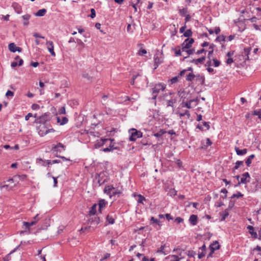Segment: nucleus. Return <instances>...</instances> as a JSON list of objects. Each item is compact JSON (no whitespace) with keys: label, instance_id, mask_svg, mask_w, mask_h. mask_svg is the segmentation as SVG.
I'll list each match as a JSON object with an SVG mask.
<instances>
[{"label":"nucleus","instance_id":"4468645a","mask_svg":"<svg viewBox=\"0 0 261 261\" xmlns=\"http://www.w3.org/2000/svg\"><path fill=\"white\" fill-rule=\"evenodd\" d=\"M7 182L9 184L5 185L1 187V189H3L4 188H7L8 187H10V189H11L14 186V180L13 178H10L7 180Z\"/></svg>","mask_w":261,"mask_h":261},{"label":"nucleus","instance_id":"1a4fd4ad","mask_svg":"<svg viewBox=\"0 0 261 261\" xmlns=\"http://www.w3.org/2000/svg\"><path fill=\"white\" fill-rule=\"evenodd\" d=\"M115 190V188L112 185H108L105 187L104 189V193L112 198V192Z\"/></svg>","mask_w":261,"mask_h":261},{"label":"nucleus","instance_id":"0eeeda50","mask_svg":"<svg viewBox=\"0 0 261 261\" xmlns=\"http://www.w3.org/2000/svg\"><path fill=\"white\" fill-rule=\"evenodd\" d=\"M250 176L248 172L243 173L241 177L240 180L239 181V184H245L250 180Z\"/></svg>","mask_w":261,"mask_h":261},{"label":"nucleus","instance_id":"f3484780","mask_svg":"<svg viewBox=\"0 0 261 261\" xmlns=\"http://www.w3.org/2000/svg\"><path fill=\"white\" fill-rule=\"evenodd\" d=\"M107 221L108 224H113L115 223V217L114 214L112 213V214H109L107 217Z\"/></svg>","mask_w":261,"mask_h":261},{"label":"nucleus","instance_id":"bf43d9fd","mask_svg":"<svg viewBox=\"0 0 261 261\" xmlns=\"http://www.w3.org/2000/svg\"><path fill=\"white\" fill-rule=\"evenodd\" d=\"M183 113L185 114V116H187L188 118H190L191 115L189 110H186Z\"/></svg>","mask_w":261,"mask_h":261},{"label":"nucleus","instance_id":"a19ab883","mask_svg":"<svg viewBox=\"0 0 261 261\" xmlns=\"http://www.w3.org/2000/svg\"><path fill=\"white\" fill-rule=\"evenodd\" d=\"M110 255H111L110 253H107L105 254H104V255L103 256V257H102V258L100 259V260L103 261L106 259H108L110 257Z\"/></svg>","mask_w":261,"mask_h":261},{"label":"nucleus","instance_id":"603ef678","mask_svg":"<svg viewBox=\"0 0 261 261\" xmlns=\"http://www.w3.org/2000/svg\"><path fill=\"white\" fill-rule=\"evenodd\" d=\"M184 221V219L181 217H177L175 219V222L178 223H182Z\"/></svg>","mask_w":261,"mask_h":261},{"label":"nucleus","instance_id":"9b49d317","mask_svg":"<svg viewBox=\"0 0 261 261\" xmlns=\"http://www.w3.org/2000/svg\"><path fill=\"white\" fill-rule=\"evenodd\" d=\"M153 59L155 66L154 69H156L163 62V59L161 57H159L158 54H155L154 56Z\"/></svg>","mask_w":261,"mask_h":261},{"label":"nucleus","instance_id":"052dcab7","mask_svg":"<svg viewBox=\"0 0 261 261\" xmlns=\"http://www.w3.org/2000/svg\"><path fill=\"white\" fill-rule=\"evenodd\" d=\"M212 144V142L210 140L209 138H207L206 140V145L205 147H206L207 146H210Z\"/></svg>","mask_w":261,"mask_h":261},{"label":"nucleus","instance_id":"680f3d73","mask_svg":"<svg viewBox=\"0 0 261 261\" xmlns=\"http://www.w3.org/2000/svg\"><path fill=\"white\" fill-rule=\"evenodd\" d=\"M100 178V176L99 175H98L96 177V181L97 180V182L99 184V185H101L103 182V181H101L99 179Z\"/></svg>","mask_w":261,"mask_h":261},{"label":"nucleus","instance_id":"338daca9","mask_svg":"<svg viewBox=\"0 0 261 261\" xmlns=\"http://www.w3.org/2000/svg\"><path fill=\"white\" fill-rule=\"evenodd\" d=\"M185 22L187 23L190 20L191 16L189 14H187V15H185Z\"/></svg>","mask_w":261,"mask_h":261},{"label":"nucleus","instance_id":"4d7b16f0","mask_svg":"<svg viewBox=\"0 0 261 261\" xmlns=\"http://www.w3.org/2000/svg\"><path fill=\"white\" fill-rule=\"evenodd\" d=\"M178 79L176 76L173 77L170 80V82L171 84L175 83L177 82Z\"/></svg>","mask_w":261,"mask_h":261},{"label":"nucleus","instance_id":"f8f14e48","mask_svg":"<svg viewBox=\"0 0 261 261\" xmlns=\"http://www.w3.org/2000/svg\"><path fill=\"white\" fill-rule=\"evenodd\" d=\"M36 224V221H32L31 222H23V226L25 227V230L24 231H21L20 233L21 234H22L24 231H27V230H29L30 227L31 226H33Z\"/></svg>","mask_w":261,"mask_h":261},{"label":"nucleus","instance_id":"ea45409f","mask_svg":"<svg viewBox=\"0 0 261 261\" xmlns=\"http://www.w3.org/2000/svg\"><path fill=\"white\" fill-rule=\"evenodd\" d=\"M68 119L66 117H63L62 118L61 122L60 123V125H64L67 123Z\"/></svg>","mask_w":261,"mask_h":261},{"label":"nucleus","instance_id":"13d9d810","mask_svg":"<svg viewBox=\"0 0 261 261\" xmlns=\"http://www.w3.org/2000/svg\"><path fill=\"white\" fill-rule=\"evenodd\" d=\"M190 100L191 102V103H192L193 102H195L196 103L195 105V106H196V105H198V101H199V99H198V98L190 99Z\"/></svg>","mask_w":261,"mask_h":261},{"label":"nucleus","instance_id":"473e14b6","mask_svg":"<svg viewBox=\"0 0 261 261\" xmlns=\"http://www.w3.org/2000/svg\"><path fill=\"white\" fill-rule=\"evenodd\" d=\"M229 214L227 210L224 211L221 214V221H224L226 218L228 216Z\"/></svg>","mask_w":261,"mask_h":261},{"label":"nucleus","instance_id":"412c9836","mask_svg":"<svg viewBox=\"0 0 261 261\" xmlns=\"http://www.w3.org/2000/svg\"><path fill=\"white\" fill-rule=\"evenodd\" d=\"M181 258L178 257L176 255H171L165 258L166 259L169 260V261H179V259Z\"/></svg>","mask_w":261,"mask_h":261},{"label":"nucleus","instance_id":"6e6552de","mask_svg":"<svg viewBox=\"0 0 261 261\" xmlns=\"http://www.w3.org/2000/svg\"><path fill=\"white\" fill-rule=\"evenodd\" d=\"M107 204L108 202L106 200L103 199H100L97 204V205L98 206V212L100 213H101L102 211L106 207Z\"/></svg>","mask_w":261,"mask_h":261},{"label":"nucleus","instance_id":"58836bf2","mask_svg":"<svg viewBox=\"0 0 261 261\" xmlns=\"http://www.w3.org/2000/svg\"><path fill=\"white\" fill-rule=\"evenodd\" d=\"M58 113L59 114H66V110L65 107H61L58 111Z\"/></svg>","mask_w":261,"mask_h":261},{"label":"nucleus","instance_id":"9d476101","mask_svg":"<svg viewBox=\"0 0 261 261\" xmlns=\"http://www.w3.org/2000/svg\"><path fill=\"white\" fill-rule=\"evenodd\" d=\"M46 44L47 45V48L48 51L50 53L52 56L55 57L56 56V54L54 50V46L53 42L52 41H47Z\"/></svg>","mask_w":261,"mask_h":261},{"label":"nucleus","instance_id":"72a5a7b5","mask_svg":"<svg viewBox=\"0 0 261 261\" xmlns=\"http://www.w3.org/2000/svg\"><path fill=\"white\" fill-rule=\"evenodd\" d=\"M121 194V192L120 190H119L118 189H116L115 188V190L113 191V192H112V197H115L116 196H119Z\"/></svg>","mask_w":261,"mask_h":261},{"label":"nucleus","instance_id":"a211bd4d","mask_svg":"<svg viewBox=\"0 0 261 261\" xmlns=\"http://www.w3.org/2000/svg\"><path fill=\"white\" fill-rule=\"evenodd\" d=\"M12 7L17 13L20 14L21 12V6L18 4L13 3L12 5Z\"/></svg>","mask_w":261,"mask_h":261},{"label":"nucleus","instance_id":"7ed1b4c3","mask_svg":"<svg viewBox=\"0 0 261 261\" xmlns=\"http://www.w3.org/2000/svg\"><path fill=\"white\" fill-rule=\"evenodd\" d=\"M128 133L129 134V139L130 141H135L137 139L140 138L142 137V133L135 128H131L129 129Z\"/></svg>","mask_w":261,"mask_h":261},{"label":"nucleus","instance_id":"423d86ee","mask_svg":"<svg viewBox=\"0 0 261 261\" xmlns=\"http://www.w3.org/2000/svg\"><path fill=\"white\" fill-rule=\"evenodd\" d=\"M66 146L61 143H58L57 145H54L51 150L57 153H61L65 150Z\"/></svg>","mask_w":261,"mask_h":261},{"label":"nucleus","instance_id":"37998d69","mask_svg":"<svg viewBox=\"0 0 261 261\" xmlns=\"http://www.w3.org/2000/svg\"><path fill=\"white\" fill-rule=\"evenodd\" d=\"M147 53V51L145 49H141L139 50L138 51V55L140 56H143L144 55L146 54Z\"/></svg>","mask_w":261,"mask_h":261},{"label":"nucleus","instance_id":"f03ea898","mask_svg":"<svg viewBox=\"0 0 261 261\" xmlns=\"http://www.w3.org/2000/svg\"><path fill=\"white\" fill-rule=\"evenodd\" d=\"M166 88V85L163 83H159L154 86L152 89V99L155 100L161 91H163Z\"/></svg>","mask_w":261,"mask_h":261},{"label":"nucleus","instance_id":"8fccbe9b","mask_svg":"<svg viewBox=\"0 0 261 261\" xmlns=\"http://www.w3.org/2000/svg\"><path fill=\"white\" fill-rule=\"evenodd\" d=\"M96 16L95 11L94 9H91V15L90 17L92 18H94Z\"/></svg>","mask_w":261,"mask_h":261},{"label":"nucleus","instance_id":"f704fd0d","mask_svg":"<svg viewBox=\"0 0 261 261\" xmlns=\"http://www.w3.org/2000/svg\"><path fill=\"white\" fill-rule=\"evenodd\" d=\"M179 13L180 15L182 16H185V15H187L188 11L187 8H182L181 9H180L179 11Z\"/></svg>","mask_w":261,"mask_h":261},{"label":"nucleus","instance_id":"39448f33","mask_svg":"<svg viewBox=\"0 0 261 261\" xmlns=\"http://www.w3.org/2000/svg\"><path fill=\"white\" fill-rule=\"evenodd\" d=\"M194 39L193 38H188L185 40L182 44V51H184L186 49L190 48L192 44L194 43Z\"/></svg>","mask_w":261,"mask_h":261},{"label":"nucleus","instance_id":"b1692460","mask_svg":"<svg viewBox=\"0 0 261 261\" xmlns=\"http://www.w3.org/2000/svg\"><path fill=\"white\" fill-rule=\"evenodd\" d=\"M97 204H94L92 207H91L89 211V215H94L96 213V208H97Z\"/></svg>","mask_w":261,"mask_h":261},{"label":"nucleus","instance_id":"a878e982","mask_svg":"<svg viewBox=\"0 0 261 261\" xmlns=\"http://www.w3.org/2000/svg\"><path fill=\"white\" fill-rule=\"evenodd\" d=\"M134 196H137L138 197L137 202L139 203L143 204V201L146 200L145 198L143 196H142L140 194L137 195L136 194H134Z\"/></svg>","mask_w":261,"mask_h":261},{"label":"nucleus","instance_id":"79ce46f5","mask_svg":"<svg viewBox=\"0 0 261 261\" xmlns=\"http://www.w3.org/2000/svg\"><path fill=\"white\" fill-rule=\"evenodd\" d=\"M15 60H18V62H17V63H18V66H21V65L23 64V60H22V59H20V58H19V56H17V57L15 58Z\"/></svg>","mask_w":261,"mask_h":261},{"label":"nucleus","instance_id":"e2e57ef3","mask_svg":"<svg viewBox=\"0 0 261 261\" xmlns=\"http://www.w3.org/2000/svg\"><path fill=\"white\" fill-rule=\"evenodd\" d=\"M233 62V60L232 59V58H228L226 61V63L227 64H231L232 62Z\"/></svg>","mask_w":261,"mask_h":261},{"label":"nucleus","instance_id":"3c124183","mask_svg":"<svg viewBox=\"0 0 261 261\" xmlns=\"http://www.w3.org/2000/svg\"><path fill=\"white\" fill-rule=\"evenodd\" d=\"M13 95H14V93L10 90L7 91V92H6V96L8 97L9 96L12 97Z\"/></svg>","mask_w":261,"mask_h":261},{"label":"nucleus","instance_id":"a18cd8bd","mask_svg":"<svg viewBox=\"0 0 261 261\" xmlns=\"http://www.w3.org/2000/svg\"><path fill=\"white\" fill-rule=\"evenodd\" d=\"M31 108L33 110H37L39 109L40 106L38 104L34 103L32 105Z\"/></svg>","mask_w":261,"mask_h":261},{"label":"nucleus","instance_id":"4c0bfd02","mask_svg":"<svg viewBox=\"0 0 261 261\" xmlns=\"http://www.w3.org/2000/svg\"><path fill=\"white\" fill-rule=\"evenodd\" d=\"M221 193L224 194V195L221 196V197L225 199L227 197V190L226 189H222L221 190Z\"/></svg>","mask_w":261,"mask_h":261},{"label":"nucleus","instance_id":"c756f323","mask_svg":"<svg viewBox=\"0 0 261 261\" xmlns=\"http://www.w3.org/2000/svg\"><path fill=\"white\" fill-rule=\"evenodd\" d=\"M178 95L181 98L185 99L186 98V94L184 90L180 89L178 91Z\"/></svg>","mask_w":261,"mask_h":261},{"label":"nucleus","instance_id":"4be33fe9","mask_svg":"<svg viewBox=\"0 0 261 261\" xmlns=\"http://www.w3.org/2000/svg\"><path fill=\"white\" fill-rule=\"evenodd\" d=\"M205 58L204 57H201L200 58L197 59H193L192 61V62L194 63L195 64L198 65L199 64H202L205 60Z\"/></svg>","mask_w":261,"mask_h":261},{"label":"nucleus","instance_id":"5701e85b","mask_svg":"<svg viewBox=\"0 0 261 261\" xmlns=\"http://www.w3.org/2000/svg\"><path fill=\"white\" fill-rule=\"evenodd\" d=\"M181 106L183 108L186 107L188 109H191L192 108V103L190 100L186 102H182Z\"/></svg>","mask_w":261,"mask_h":261},{"label":"nucleus","instance_id":"e433bc0d","mask_svg":"<svg viewBox=\"0 0 261 261\" xmlns=\"http://www.w3.org/2000/svg\"><path fill=\"white\" fill-rule=\"evenodd\" d=\"M243 196V195L240 192H238L237 193L233 194L231 196V198H240Z\"/></svg>","mask_w":261,"mask_h":261},{"label":"nucleus","instance_id":"09e8293b","mask_svg":"<svg viewBox=\"0 0 261 261\" xmlns=\"http://www.w3.org/2000/svg\"><path fill=\"white\" fill-rule=\"evenodd\" d=\"M184 51L187 52L189 55H190L193 54V53L194 52V49L189 48L188 49H186V50H185Z\"/></svg>","mask_w":261,"mask_h":261},{"label":"nucleus","instance_id":"864d4df0","mask_svg":"<svg viewBox=\"0 0 261 261\" xmlns=\"http://www.w3.org/2000/svg\"><path fill=\"white\" fill-rule=\"evenodd\" d=\"M216 40L219 41H223L225 40V36L223 35L219 36L217 38Z\"/></svg>","mask_w":261,"mask_h":261},{"label":"nucleus","instance_id":"6ab92c4d","mask_svg":"<svg viewBox=\"0 0 261 261\" xmlns=\"http://www.w3.org/2000/svg\"><path fill=\"white\" fill-rule=\"evenodd\" d=\"M168 247L166 244L162 245L156 251L157 253H162L164 255H166L168 252L165 250V248Z\"/></svg>","mask_w":261,"mask_h":261},{"label":"nucleus","instance_id":"c9c22d12","mask_svg":"<svg viewBox=\"0 0 261 261\" xmlns=\"http://www.w3.org/2000/svg\"><path fill=\"white\" fill-rule=\"evenodd\" d=\"M185 37H190L192 35V32L190 29L186 31L184 34Z\"/></svg>","mask_w":261,"mask_h":261},{"label":"nucleus","instance_id":"c03bdc74","mask_svg":"<svg viewBox=\"0 0 261 261\" xmlns=\"http://www.w3.org/2000/svg\"><path fill=\"white\" fill-rule=\"evenodd\" d=\"M213 61L214 65L215 67H216L220 65V61H218V60H217L216 59H213Z\"/></svg>","mask_w":261,"mask_h":261},{"label":"nucleus","instance_id":"bb28decb","mask_svg":"<svg viewBox=\"0 0 261 261\" xmlns=\"http://www.w3.org/2000/svg\"><path fill=\"white\" fill-rule=\"evenodd\" d=\"M46 12V10L45 9H40L36 13V16H43L45 14Z\"/></svg>","mask_w":261,"mask_h":261},{"label":"nucleus","instance_id":"69168bd1","mask_svg":"<svg viewBox=\"0 0 261 261\" xmlns=\"http://www.w3.org/2000/svg\"><path fill=\"white\" fill-rule=\"evenodd\" d=\"M166 218L168 220H170L173 219V217L170 215V214H166L165 215Z\"/></svg>","mask_w":261,"mask_h":261},{"label":"nucleus","instance_id":"774afa93","mask_svg":"<svg viewBox=\"0 0 261 261\" xmlns=\"http://www.w3.org/2000/svg\"><path fill=\"white\" fill-rule=\"evenodd\" d=\"M205 255V253L204 252H202L201 253H198V257L199 259L202 258Z\"/></svg>","mask_w":261,"mask_h":261},{"label":"nucleus","instance_id":"de8ad7c7","mask_svg":"<svg viewBox=\"0 0 261 261\" xmlns=\"http://www.w3.org/2000/svg\"><path fill=\"white\" fill-rule=\"evenodd\" d=\"M80 41V40H79L77 39H76V40L74 38H71L70 39V40H69L68 42L69 43H71V42H75V43H79V42Z\"/></svg>","mask_w":261,"mask_h":261},{"label":"nucleus","instance_id":"5fc2aeb1","mask_svg":"<svg viewBox=\"0 0 261 261\" xmlns=\"http://www.w3.org/2000/svg\"><path fill=\"white\" fill-rule=\"evenodd\" d=\"M33 36L36 37V38H42L44 39V37L42 36L39 33H35L33 34Z\"/></svg>","mask_w":261,"mask_h":261},{"label":"nucleus","instance_id":"49530a36","mask_svg":"<svg viewBox=\"0 0 261 261\" xmlns=\"http://www.w3.org/2000/svg\"><path fill=\"white\" fill-rule=\"evenodd\" d=\"M150 221H151L152 223H155V224H159L160 223V221L158 220L157 219H155L154 218V217H152L150 219Z\"/></svg>","mask_w":261,"mask_h":261},{"label":"nucleus","instance_id":"6e6d98bb","mask_svg":"<svg viewBox=\"0 0 261 261\" xmlns=\"http://www.w3.org/2000/svg\"><path fill=\"white\" fill-rule=\"evenodd\" d=\"M253 27L256 30H258L261 31V25H258L256 24H253Z\"/></svg>","mask_w":261,"mask_h":261},{"label":"nucleus","instance_id":"cd10ccee","mask_svg":"<svg viewBox=\"0 0 261 261\" xmlns=\"http://www.w3.org/2000/svg\"><path fill=\"white\" fill-rule=\"evenodd\" d=\"M255 157L254 154H251L248 156V158L246 160V164L247 166H250V164L252 162V160Z\"/></svg>","mask_w":261,"mask_h":261},{"label":"nucleus","instance_id":"2f4dec72","mask_svg":"<svg viewBox=\"0 0 261 261\" xmlns=\"http://www.w3.org/2000/svg\"><path fill=\"white\" fill-rule=\"evenodd\" d=\"M195 75L192 73H189L186 76V80L188 81H192L194 80Z\"/></svg>","mask_w":261,"mask_h":261},{"label":"nucleus","instance_id":"c85d7f7f","mask_svg":"<svg viewBox=\"0 0 261 261\" xmlns=\"http://www.w3.org/2000/svg\"><path fill=\"white\" fill-rule=\"evenodd\" d=\"M244 164L243 161H238L235 163V166L233 168V171L237 170L241 166H243Z\"/></svg>","mask_w":261,"mask_h":261},{"label":"nucleus","instance_id":"aec40b11","mask_svg":"<svg viewBox=\"0 0 261 261\" xmlns=\"http://www.w3.org/2000/svg\"><path fill=\"white\" fill-rule=\"evenodd\" d=\"M220 248V246L219 245V243L217 241H215L213 242L212 244L210 246V250H212V251H215L217 250H218Z\"/></svg>","mask_w":261,"mask_h":261},{"label":"nucleus","instance_id":"2eb2a0df","mask_svg":"<svg viewBox=\"0 0 261 261\" xmlns=\"http://www.w3.org/2000/svg\"><path fill=\"white\" fill-rule=\"evenodd\" d=\"M189 221L192 225H196L197 223V216L195 215H191Z\"/></svg>","mask_w":261,"mask_h":261},{"label":"nucleus","instance_id":"393cba45","mask_svg":"<svg viewBox=\"0 0 261 261\" xmlns=\"http://www.w3.org/2000/svg\"><path fill=\"white\" fill-rule=\"evenodd\" d=\"M16 47L17 46L14 43H11L8 45L9 50L12 53H15L16 51Z\"/></svg>","mask_w":261,"mask_h":261},{"label":"nucleus","instance_id":"0e129e2a","mask_svg":"<svg viewBox=\"0 0 261 261\" xmlns=\"http://www.w3.org/2000/svg\"><path fill=\"white\" fill-rule=\"evenodd\" d=\"M224 205V203L222 201H218L216 203V206L217 207H221L222 206V205Z\"/></svg>","mask_w":261,"mask_h":261},{"label":"nucleus","instance_id":"f257e3e1","mask_svg":"<svg viewBox=\"0 0 261 261\" xmlns=\"http://www.w3.org/2000/svg\"><path fill=\"white\" fill-rule=\"evenodd\" d=\"M99 124H92L91 126L88 129H85L84 132H83V137H86L88 136L89 138V141L94 144V146L95 148L101 147L100 150L103 152H110L113 151L116 148L113 144L114 140L107 138L100 139H96L99 138L102 133L99 132Z\"/></svg>","mask_w":261,"mask_h":261},{"label":"nucleus","instance_id":"dca6fc26","mask_svg":"<svg viewBox=\"0 0 261 261\" xmlns=\"http://www.w3.org/2000/svg\"><path fill=\"white\" fill-rule=\"evenodd\" d=\"M236 153L238 155H244L247 153V150L245 148L243 149H240L239 147L236 146L234 147Z\"/></svg>","mask_w":261,"mask_h":261},{"label":"nucleus","instance_id":"7c9ffc66","mask_svg":"<svg viewBox=\"0 0 261 261\" xmlns=\"http://www.w3.org/2000/svg\"><path fill=\"white\" fill-rule=\"evenodd\" d=\"M45 162H46L45 161L43 160L41 158H38L36 160V163L38 165L45 166H46Z\"/></svg>","mask_w":261,"mask_h":261},{"label":"nucleus","instance_id":"ddd939ff","mask_svg":"<svg viewBox=\"0 0 261 261\" xmlns=\"http://www.w3.org/2000/svg\"><path fill=\"white\" fill-rule=\"evenodd\" d=\"M247 228L249 230V232L251 234V237L254 239L257 238V233L254 231V227L252 226L248 225Z\"/></svg>","mask_w":261,"mask_h":261},{"label":"nucleus","instance_id":"20e7f679","mask_svg":"<svg viewBox=\"0 0 261 261\" xmlns=\"http://www.w3.org/2000/svg\"><path fill=\"white\" fill-rule=\"evenodd\" d=\"M38 134L39 135L43 137L48 134V133L54 132V129H48L45 125L44 124H41L38 127Z\"/></svg>","mask_w":261,"mask_h":261}]
</instances>
